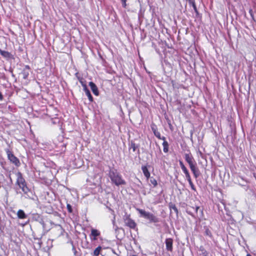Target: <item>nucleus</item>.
<instances>
[{
    "instance_id": "4",
    "label": "nucleus",
    "mask_w": 256,
    "mask_h": 256,
    "mask_svg": "<svg viewBox=\"0 0 256 256\" xmlns=\"http://www.w3.org/2000/svg\"><path fill=\"white\" fill-rule=\"evenodd\" d=\"M123 220L126 226L130 228L135 229L136 227V222L130 218V215L127 212L123 216Z\"/></svg>"
},
{
    "instance_id": "29",
    "label": "nucleus",
    "mask_w": 256,
    "mask_h": 256,
    "mask_svg": "<svg viewBox=\"0 0 256 256\" xmlns=\"http://www.w3.org/2000/svg\"><path fill=\"white\" fill-rule=\"evenodd\" d=\"M194 10V12L196 13V14H198V11L197 10V8H196V6L195 4H193V5L192 6Z\"/></svg>"
},
{
    "instance_id": "30",
    "label": "nucleus",
    "mask_w": 256,
    "mask_h": 256,
    "mask_svg": "<svg viewBox=\"0 0 256 256\" xmlns=\"http://www.w3.org/2000/svg\"><path fill=\"white\" fill-rule=\"evenodd\" d=\"M186 0L188 1L189 4H192V6L193 5V4H195L193 0Z\"/></svg>"
},
{
    "instance_id": "2",
    "label": "nucleus",
    "mask_w": 256,
    "mask_h": 256,
    "mask_svg": "<svg viewBox=\"0 0 256 256\" xmlns=\"http://www.w3.org/2000/svg\"><path fill=\"white\" fill-rule=\"evenodd\" d=\"M136 210L140 214V217L148 220L150 223H156L160 222L159 218L150 212L139 208H136Z\"/></svg>"
},
{
    "instance_id": "16",
    "label": "nucleus",
    "mask_w": 256,
    "mask_h": 256,
    "mask_svg": "<svg viewBox=\"0 0 256 256\" xmlns=\"http://www.w3.org/2000/svg\"><path fill=\"white\" fill-rule=\"evenodd\" d=\"M200 256H208V252L203 248L200 247Z\"/></svg>"
},
{
    "instance_id": "28",
    "label": "nucleus",
    "mask_w": 256,
    "mask_h": 256,
    "mask_svg": "<svg viewBox=\"0 0 256 256\" xmlns=\"http://www.w3.org/2000/svg\"><path fill=\"white\" fill-rule=\"evenodd\" d=\"M249 13L252 18V19L254 20V14H253V11L252 10V9H250L249 10Z\"/></svg>"
},
{
    "instance_id": "27",
    "label": "nucleus",
    "mask_w": 256,
    "mask_h": 256,
    "mask_svg": "<svg viewBox=\"0 0 256 256\" xmlns=\"http://www.w3.org/2000/svg\"><path fill=\"white\" fill-rule=\"evenodd\" d=\"M122 3V6L124 8L126 6V0H120Z\"/></svg>"
},
{
    "instance_id": "8",
    "label": "nucleus",
    "mask_w": 256,
    "mask_h": 256,
    "mask_svg": "<svg viewBox=\"0 0 256 256\" xmlns=\"http://www.w3.org/2000/svg\"><path fill=\"white\" fill-rule=\"evenodd\" d=\"M184 158L186 162L188 164L189 166L196 163L192 156L189 154H185Z\"/></svg>"
},
{
    "instance_id": "22",
    "label": "nucleus",
    "mask_w": 256,
    "mask_h": 256,
    "mask_svg": "<svg viewBox=\"0 0 256 256\" xmlns=\"http://www.w3.org/2000/svg\"><path fill=\"white\" fill-rule=\"evenodd\" d=\"M188 184L191 188L193 190H194V191H196V188L194 186V184L192 183V180H190V181H188Z\"/></svg>"
},
{
    "instance_id": "14",
    "label": "nucleus",
    "mask_w": 256,
    "mask_h": 256,
    "mask_svg": "<svg viewBox=\"0 0 256 256\" xmlns=\"http://www.w3.org/2000/svg\"><path fill=\"white\" fill-rule=\"evenodd\" d=\"M164 142H163V143H162V146H163V147H164V149H163V150L164 152L166 153L168 152V142H166L165 140H163Z\"/></svg>"
},
{
    "instance_id": "7",
    "label": "nucleus",
    "mask_w": 256,
    "mask_h": 256,
    "mask_svg": "<svg viewBox=\"0 0 256 256\" xmlns=\"http://www.w3.org/2000/svg\"><path fill=\"white\" fill-rule=\"evenodd\" d=\"M81 84L83 87L84 91V92L86 96L88 97V98L90 102L93 101V98L90 94V90L87 88L86 85L84 84L83 82L81 81Z\"/></svg>"
},
{
    "instance_id": "19",
    "label": "nucleus",
    "mask_w": 256,
    "mask_h": 256,
    "mask_svg": "<svg viewBox=\"0 0 256 256\" xmlns=\"http://www.w3.org/2000/svg\"><path fill=\"white\" fill-rule=\"evenodd\" d=\"M154 136L157 138H158L160 140H166V138L165 137H164V136L162 137L161 136L160 134V132H154Z\"/></svg>"
},
{
    "instance_id": "25",
    "label": "nucleus",
    "mask_w": 256,
    "mask_h": 256,
    "mask_svg": "<svg viewBox=\"0 0 256 256\" xmlns=\"http://www.w3.org/2000/svg\"><path fill=\"white\" fill-rule=\"evenodd\" d=\"M152 130L154 134V132H158L157 130L156 126L155 124H152L151 126Z\"/></svg>"
},
{
    "instance_id": "24",
    "label": "nucleus",
    "mask_w": 256,
    "mask_h": 256,
    "mask_svg": "<svg viewBox=\"0 0 256 256\" xmlns=\"http://www.w3.org/2000/svg\"><path fill=\"white\" fill-rule=\"evenodd\" d=\"M204 234L209 236L210 238H211V232L210 231L206 228L204 232Z\"/></svg>"
},
{
    "instance_id": "40",
    "label": "nucleus",
    "mask_w": 256,
    "mask_h": 256,
    "mask_svg": "<svg viewBox=\"0 0 256 256\" xmlns=\"http://www.w3.org/2000/svg\"><path fill=\"white\" fill-rule=\"evenodd\" d=\"M84 238H86V234H84Z\"/></svg>"
},
{
    "instance_id": "31",
    "label": "nucleus",
    "mask_w": 256,
    "mask_h": 256,
    "mask_svg": "<svg viewBox=\"0 0 256 256\" xmlns=\"http://www.w3.org/2000/svg\"><path fill=\"white\" fill-rule=\"evenodd\" d=\"M67 207H68V211L70 212H72V208H71V206L70 204H68L67 205Z\"/></svg>"
},
{
    "instance_id": "1",
    "label": "nucleus",
    "mask_w": 256,
    "mask_h": 256,
    "mask_svg": "<svg viewBox=\"0 0 256 256\" xmlns=\"http://www.w3.org/2000/svg\"><path fill=\"white\" fill-rule=\"evenodd\" d=\"M109 176L112 182L117 186L126 184L125 180L122 178L121 175L115 169L110 170Z\"/></svg>"
},
{
    "instance_id": "32",
    "label": "nucleus",
    "mask_w": 256,
    "mask_h": 256,
    "mask_svg": "<svg viewBox=\"0 0 256 256\" xmlns=\"http://www.w3.org/2000/svg\"><path fill=\"white\" fill-rule=\"evenodd\" d=\"M28 73L26 74L24 72V78L26 79L28 78Z\"/></svg>"
},
{
    "instance_id": "18",
    "label": "nucleus",
    "mask_w": 256,
    "mask_h": 256,
    "mask_svg": "<svg viewBox=\"0 0 256 256\" xmlns=\"http://www.w3.org/2000/svg\"><path fill=\"white\" fill-rule=\"evenodd\" d=\"M102 248L100 246L97 247L94 252V256H98L100 253Z\"/></svg>"
},
{
    "instance_id": "41",
    "label": "nucleus",
    "mask_w": 256,
    "mask_h": 256,
    "mask_svg": "<svg viewBox=\"0 0 256 256\" xmlns=\"http://www.w3.org/2000/svg\"><path fill=\"white\" fill-rule=\"evenodd\" d=\"M246 256H252L250 254H248Z\"/></svg>"
},
{
    "instance_id": "36",
    "label": "nucleus",
    "mask_w": 256,
    "mask_h": 256,
    "mask_svg": "<svg viewBox=\"0 0 256 256\" xmlns=\"http://www.w3.org/2000/svg\"><path fill=\"white\" fill-rule=\"evenodd\" d=\"M76 74L78 80L80 81V78L78 76V73H76Z\"/></svg>"
},
{
    "instance_id": "9",
    "label": "nucleus",
    "mask_w": 256,
    "mask_h": 256,
    "mask_svg": "<svg viewBox=\"0 0 256 256\" xmlns=\"http://www.w3.org/2000/svg\"><path fill=\"white\" fill-rule=\"evenodd\" d=\"M100 232L97 230L92 229L90 236L91 238H93V240H96L98 238H100Z\"/></svg>"
},
{
    "instance_id": "6",
    "label": "nucleus",
    "mask_w": 256,
    "mask_h": 256,
    "mask_svg": "<svg viewBox=\"0 0 256 256\" xmlns=\"http://www.w3.org/2000/svg\"><path fill=\"white\" fill-rule=\"evenodd\" d=\"M190 168L194 174V176L196 178H197L200 174V172L196 166V164L195 163L192 165L190 166Z\"/></svg>"
},
{
    "instance_id": "35",
    "label": "nucleus",
    "mask_w": 256,
    "mask_h": 256,
    "mask_svg": "<svg viewBox=\"0 0 256 256\" xmlns=\"http://www.w3.org/2000/svg\"><path fill=\"white\" fill-rule=\"evenodd\" d=\"M72 249H73V250H74V254H76V253L77 252H76V248H75L74 247H73V248H72Z\"/></svg>"
},
{
    "instance_id": "39",
    "label": "nucleus",
    "mask_w": 256,
    "mask_h": 256,
    "mask_svg": "<svg viewBox=\"0 0 256 256\" xmlns=\"http://www.w3.org/2000/svg\"><path fill=\"white\" fill-rule=\"evenodd\" d=\"M166 240H172L171 238H166Z\"/></svg>"
},
{
    "instance_id": "34",
    "label": "nucleus",
    "mask_w": 256,
    "mask_h": 256,
    "mask_svg": "<svg viewBox=\"0 0 256 256\" xmlns=\"http://www.w3.org/2000/svg\"><path fill=\"white\" fill-rule=\"evenodd\" d=\"M3 99V96L2 93L0 92V100H2Z\"/></svg>"
},
{
    "instance_id": "20",
    "label": "nucleus",
    "mask_w": 256,
    "mask_h": 256,
    "mask_svg": "<svg viewBox=\"0 0 256 256\" xmlns=\"http://www.w3.org/2000/svg\"><path fill=\"white\" fill-rule=\"evenodd\" d=\"M150 182L154 187L158 184L156 180L153 177L150 178Z\"/></svg>"
},
{
    "instance_id": "21",
    "label": "nucleus",
    "mask_w": 256,
    "mask_h": 256,
    "mask_svg": "<svg viewBox=\"0 0 256 256\" xmlns=\"http://www.w3.org/2000/svg\"><path fill=\"white\" fill-rule=\"evenodd\" d=\"M136 148L137 146H136V144L134 142H132L130 146V148L132 149V151L135 152Z\"/></svg>"
},
{
    "instance_id": "26",
    "label": "nucleus",
    "mask_w": 256,
    "mask_h": 256,
    "mask_svg": "<svg viewBox=\"0 0 256 256\" xmlns=\"http://www.w3.org/2000/svg\"><path fill=\"white\" fill-rule=\"evenodd\" d=\"M38 245V248H42L43 249H45V248L43 247L42 246V241H38L37 243Z\"/></svg>"
},
{
    "instance_id": "13",
    "label": "nucleus",
    "mask_w": 256,
    "mask_h": 256,
    "mask_svg": "<svg viewBox=\"0 0 256 256\" xmlns=\"http://www.w3.org/2000/svg\"><path fill=\"white\" fill-rule=\"evenodd\" d=\"M0 54L2 56L6 58H10L11 55L9 52L1 50H0Z\"/></svg>"
},
{
    "instance_id": "33",
    "label": "nucleus",
    "mask_w": 256,
    "mask_h": 256,
    "mask_svg": "<svg viewBox=\"0 0 256 256\" xmlns=\"http://www.w3.org/2000/svg\"><path fill=\"white\" fill-rule=\"evenodd\" d=\"M172 208L173 210L176 212H178V209L177 208H176V206H172Z\"/></svg>"
},
{
    "instance_id": "12",
    "label": "nucleus",
    "mask_w": 256,
    "mask_h": 256,
    "mask_svg": "<svg viewBox=\"0 0 256 256\" xmlns=\"http://www.w3.org/2000/svg\"><path fill=\"white\" fill-rule=\"evenodd\" d=\"M142 170L144 173V176L147 179L150 178V173L146 166H142Z\"/></svg>"
},
{
    "instance_id": "11",
    "label": "nucleus",
    "mask_w": 256,
    "mask_h": 256,
    "mask_svg": "<svg viewBox=\"0 0 256 256\" xmlns=\"http://www.w3.org/2000/svg\"><path fill=\"white\" fill-rule=\"evenodd\" d=\"M17 216L20 219H24L27 218V216L22 210H19L18 211Z\"/></svg>"
},
{
    "instance_id": "17",
    "label": "nucleus",
    "mask_w": 256,
    "mask_h": 256,
    "mask_svg": "<svg viewBox=\"0 0 256 256\" xmlns=\"http://www.w3.org/2000/svg\"><path fill=\"white\" fill-rule=\"evenodd\" d=\"M180 166L184 174L188 172V170H187L186 168L184 166L182 161L180 160Z\"/></svg>"
},
{
    "instance_id": "37",
    "label": "nucleus",
    "mask_w": 256,
    "mask_h": 256,
    "mask_svg": "<svg viewBox=\"0 0 256 256\" xmlns=\"http://www.w3.org/2000/svg\"><path fill=\"white\" fill-rule=\"evenodd\" d=\"M200 208V207L199 206H196V212H198V210Z\"/></svg>"
},
{
    "instance_id": "15",
    "label": "nucleus",
    "mask_w": 256,
    "mask_h": 256,
    "mask_svg": "<svg viewBox=\"0 0 256 256\" xmlns=\"http://www.w3.org/2000/svg\"><path fill=\"white\" fill-rule=\"evenodd\" d=\"M166 249L172 251V241H166Z\"/></svg>"
},
{
    "instance_id": "3",
    "label": "nucleus",
    "mask_w": 256,
    "mask_h": 256,
    "mask_svg": "<svg viewBox=\"0 0 256 256\" xmlns=\"http://www.w3.org/2000/svg\"><path fill=\"white\" fill-rule=\"evenodd\" d=\"M16 176V184H18L19 188L22 189L24 194H27L29 192L30 190L26 186L24 178L22 177L20 172H18Z\"/></svg>"
},
{
    "instance_id": "38",
    "label": "nucleus",
    "mask_w": 256,
    "mask_h": 256,
    "mask_svg": "<svg viewBox=\"0 0 256 256\" xmlns=\"http://www.w3.org/2000/svg\"><path fill=\"white\" fill-rule=\"evenodd\" d=\"M79 225L78 224L77 226H75V229H76V231L77 232L78 230H77V228L78 227Z\"/></svg>"
},
{
    "instance_id": "23",
    "label": "nucleus",
    "mask_w": 256,
    "mask_h": 256,
    "mask_svg": "<svg viewBox=\"0 0 256 256\" xmlns=\"http://www.w3.org/2000/svg\"><path fill=\"white\" fill-rule=\"evenodd\" d=\"M184 174H185L186 178V180H188V182L192 180L188 171L186 172V173H184Z\"/></svg>"
},
{
    "instance_id": "5",
    "label": "nucleus",
    "mask_w": 256,
    "mask_h": 256,
    "mask_svg": "<svg viewBox=\"0 0 256 256\" xmlns=\"http://www.w3.org/2000/svg\"><path fill=\"white\" fill-rule=\"evenodd\" d=\"M8 160L16 166H18L20 164V161L18 158L16 157L13 154L8 150H6Z\"/></svg>"
},
{
    "instance_id": "10",
    "label": "nucleus",
    "mask_w": 256,
    "mask_h": 256,
    "mask_svg": "<svg viewBox=\"0 0 256 256\" xmlns=\"http://www.w3.org/2000/svg\"><path fill=\"white\" fill-rule=\"evenodd\" d=\"M89 86H90L94 94L97 96H98L99 92L96 86L92 82H89Z\"/></svg>"
}]
</instances>
